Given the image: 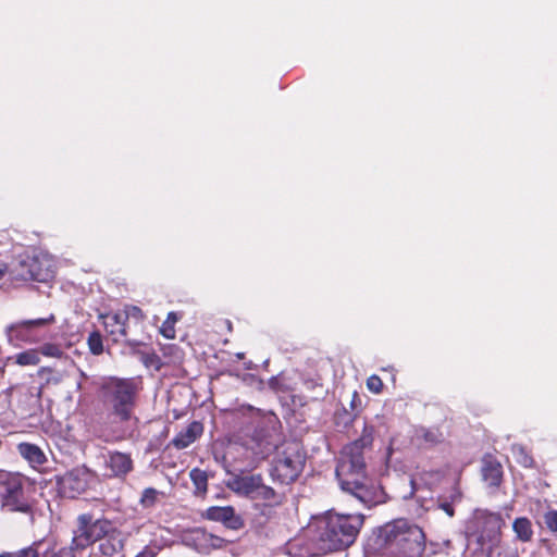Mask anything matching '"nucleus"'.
Returning <instances> with one entry per match:
<instances>
[{"instance_id": "5701e85b", "label": "nucleus", "mask_w": 557, "mask_h": 557, "mask_svg": "<svg viewBox=\"0 0 557 557\" xmlns=\"http://www.w3.org/2000/svg\"><path fill=\"white\" fill-rule=\"evenodd\" d=\"M40 361L38 350L29 349L15 356L18 366H36Z\"/></svg>"}, {"instance_id": "f257e3e1", "label": "nucleus", "mask_w": 557, "mask_h": 557, "mask_svg": "<svg viewBox=\"0 0 557 557\" xmlns=\"http://www.w3.org/2000/svg\"><path fill=\"white\" fill-rule=\"evenodd\" d=\"M372 441L370 433H363L358 440L346 445L341 453L335 470L341 487L368 507L375 504V502L366 484L363 450L372 445Z\"/></svg>"}, {"instance_id": "473e14b6", "label": "nucleus", "mask_w": 557, "mask_h": 557, "mask_svg": "<svg viewBox=\"0 0 557 557\" xmlns=\"http://www.w3.org/2000/svg\"><path fill=\"white\" fill-rule=\"evenodd\" d=\"M367 387L373 393H381L383 388V382L377 375H371L367 380Z\"/></svg>"}, {"instance_id": "2eb2a0df", "label": "nucleus", "mask_w": 557, "mask_h": 557, "mask_svg": "<svg viewBox=\"0 0 557 557\" xmlns=\"http://www.w3.org/2000/svg\"><path fill=\"white\" fill-rule=\"evenodd\" d=\"M106 466L110 470L111 476H124L132 471L133 460L127 454L114 451L109 453Z\"/></svg>"}, {"instance_id": "423d86ee", "label": "nucleus", "mask_w": 557, "mask_h": 557, "mask_svg": "<svg viewBox=\"0 0 557 557\" xmlns=\"http://www.w3.org/2000/svg\"><path fill=\"white\" fill-rule=\"evenodd\" d=\"M225 485L235 494L250 499L263 500L270 504H278L281 502L274 488L265 485L260 474H233Z\"/></svg>"}, {"instance_id": "72a5a7b5", "label": "nucleus", "mask_w": 557, "mask_h": 557, "mask_svg": "<svg viewBox=\"0 0 557 557\" xmlns=\"http://www.w3.org/2000/svg\"><path fill=\"white\" fill-rule=\"evenodd\" d=\"M423 437L432 444L441 443L444 440L443 434L438 430H428L424 432Z\"/></svg>"}, {"instance_id": "412c9836", "label": "nucleus", "mask_w": 557, "mask_h": 557, "mask_svg": "<svg viewBox=\"0 0 557 557\" xmlns=\"http://www.w3.org/2000/svg\"><path fill=\"white\" fill-rule=\"evenodd\" d=\"M195 533L197 534L196 539L201 541L205 546L210 548H223L227 543L224 539L213 535L211 533H207L202 530H197Z\"/></svg>"}, {"instance_id": "393cba45", "label": "nucleus", "mask_w": 557, "mask_h": 557, "mask_svg": "<svg viewBox=\"0 0 557 557\" xmlns=\"http://www.w3.org/2000/svg\"><path fill=\"white\" fill-rule=\"evenodd\" d=\"M88 347L91 354L98 356L103 352L102 336L99 332H92L88 336Z\"/></svg>"}, {"instance_id": "a211bd4d", "label": "nucleus", "mask_w": 557, "mask_h": 557, "mask_svg": "<svg viewBox=\"0 0 557 557\" xmlns=\"http://www.w3.org/2000/svg\"><path fill=\"white\" fill-rule=\"evenodd\" d=\"M17 450L20 455L28 461V463L33 467H39L47 462V457L42 449L30 443H21L17 446Z\"/></svg>"}, {"instance_id": "f8f14e48", "label": "nucleus", "mask_w": 557, "mask_h": 557, "mask_svg": "<svg viewBox=\"0 0 557 557\" xmlns=\"http://www.w3.org/2000/svg\"><path fill=\"white\" fill-rule=\"evenodd\" d=\"M53 320L54 317L50 315L48 319L24 320L21 322L13 323L9 325L7 329L9 341H28L30 331L37 327H41L50 322H53Z\"/></svg>"}, {"instance_id": "ea45409f", "label": "nucleus", "mask_w": 557, "mask_h": 557, "mask_svg": "<svg viewBox=\"0 0 557 557\" xmlns=\"http://www.w3.org/2000/svg\"><path fill=\"white\" fill-rule=\"evenodd\" d=\"M0 557H15V555H14V552L2 553V554H0Z\"/></svg>"}, {"instance_id": "58836bf2", "label": "nucleus", "mask_w": 557, "mask_h": 557, "mask_svg": "<svg viewBox=\"0 0 557 557\" xmlns=\"http://www.w3.org/2000/svg\"><path fill=\"white\" fill-rule=\"evenodd\" d=\"M9 271V268L7 264H0V280L3 278L5 273Z\"/></svg>"}, {"instance_id": "39448f33", "label": "nucleus", "mask_w": 557, "mask_h": 557, "mask_svg": "<svg viewBox=\"0 0 557 557\" xmlns=\"http://www.w3.org/2000/svg\"><path fill=\"white\" fill-rule=\"evenodd\" d=\"M305 461L306 456L300 445L296 442L287 443L277 451L271 475L280 483H292L302 472Z\"/></svg>"}, {"instance_id": "6e6552de", "label": "nucleus", "mask_w": 557, "mask_h": 557, "mask_svg": "<svg viewBox=\"0 0 557 557\" xmlns=\"http://www.w3.org/2000/svg\"><path fill=\"white\" fill-rule=\"evenodd\" d=\"M2 506L10 511L27 513L30 504L24 493V478L18 473H0Z\"/></svg>"}, {"instance_id": "f704fd0d", "label": "nucleus", "mask_w": 557, "mask_h": 557, "mask_svg": "<svg viewBox=\"0 0 557 557\" xmlns=\"http://www.w3.org/2000/svg\"><path fill=\"white\" fill-rule=\"evenodd\" d=\"M156 556H157V552L149 546H146L140 553H138L136 555V557H156Z\"/></svg>"}, {"instance_id": "9d476101", "label": "nucleus", "mask_w": 557, "mask_h": 557, "mask_svg": "<svg viewBox=\"0 0 557 557\" xmlns=\"http://www.w3.org/2000/svg\"><path fill=\"white\" fill-rule=\"evenodd\" d=\"M90 481V473L85 468H76L58 480L60 492L70 498H75L84 493Z\"/></svg>"}, {"instance_id": "bb28decb", "label": "nucleus", "mask_w": 557, "mask_h": 557, "mask_svg": "<svg viewBox=\"0 0 557 557\" xmlns=\"http://www.w3.org/2000/svg\"><path fill=\"white\" fill-rule=\"evenodd\" d=\"M39 352L47 357H53V358H62L63 357L62 348L59 345L52 344V343L44 344L39 348L38 354Z\"/></svg>"}, {"instance_id": "e433bc0d", "label": "nucleus", "mask_w": 557, "mask_h": 557, "mask_svg": "<svg viewBox=\"0 0 557 557\" xmlns=\"http://www.w3.org/2000/svg\"><path fill=\"white\" fill-rule=\"evenodd\" d=\"M305 385L308 389H314V388H320L322 391V385L317 383L315 381L313 380H307L305 381Z\"/></svg>"}, {"instance_id": "dca6fc26", "label": "nucleus", "mask_w": 557, "mask_h": 557, "mask_svg": "<svg viewBox=\"0 0 557 557\" xmlns=\"http://www.w3.org/2000/svg\"><path fill=\"white\" fill-rule=\"evenodd\" d=\"M483 480L494 487H498L503 480L502 463L492 455H486L482 459Z\"/></svg>"}, {"instance_id": "f3484780", "label": "nucleus", "mask_w": 557, "mask_h": 557, "mask_svg": "<svg viewBox=\"0 0 557 557\" xmlns=\"http://www.w3.org/2000/svg\"><path fill=\"white\" fill-rule=\"evenodd\" d=\"M203 433V425L199 421H193L186 429L181 431L172 441L171 444L176 449H184L196 442Z\"/></svg>"}, {"instance_id": "20e7f679", "label": "nucleus", "mask_w": 557, "mask_h": 557, "mask_svg": "<svg viewBox=\"0 0 557 557\" xmlns=\"http://www.w3.org/2000/svg\"><path fill=\"white\" fill-rule=\"evenodd\" d=\"M102 389L112 412L122 421L129 420L136 403L137 382L134 379L110 377Z\"/></svg>"}, {"instance_id": "cd10ccee", "label": "nucleus", "mask_w": 557, "mask_h": 557, "mask_svg": "<svg viewBox=\"0 0 557 557\" xmlns=\"http://www.w3.org/2000/svg\"><path fill=\"white\" fill-rule=\"evenodd\" d=\"M39 548H42V542L40 541L14 552V555L15 557H39Z\"/></svg>"}, {"instance_id": "2f4dec72", "label": "nucleus", "mask_w": 557, "mask_h": 557, "mask_svg": "<svg viewBox=\"0 0 557 557\" xmlns=\"http://www.w3.org/2000/svg\"><path fill=\"white\" fill-rule=\"evenodd\" d=\"M544 522L547 529L554 533L557 532V510H549L544 515Z\"/></svg>"}, {"instance_id": "c9c22d12", "label": "nucleus", "mask_w": 557, "mask_h": 557, "mask_svg": "<svg viewBox=\"0 0 557 557\" xmlns=\"http://www.w3.org/2000/svg\"><path fill=\"white\" fill-rule=\"evenodd\" d=\"M441 509H443L449 517H453L455 511H454V508L450 504L448 503H442L440 505Z\"/></svg>"}, {"instance_id": "4c0bfd02", "label": "nucleus", "mask_w": 557, "mask_h": 557, "mask_svg": "<svg viewBox=\"0 0 557 557\" xmlns=\"http://www.w3.org/2000/svg\"><path fill=\"white\" fill-rule=\"evenodd\" d=\"M490 521L493 522L494 524H496L498 528L500 527V524L503 522L502 517L498 513L490 515Z\"/></svg>"}, {"instance_id": "4be33fe9", "label": "nucleus", "mask_w": 557, "mask_h": 557, "mask_svg": "<svg viewBox=\"0 0 557 557\" xmlns=\"http://www.w3.org/2000/svg\"><path fill=\"white\" fill-rule=\"evenodd\" d=\"M178 321V317L175 312H169L165 321L162 323L160 327V333L169 339H173L175 337V323Z\"/></svg>"}, {"instance_id": "9b49d317", "label": "nucleus", "mask_w": 557, "mask_h": 557, "mask_svg": "<svg viewBox=\"0 0 557 557\" xmlns=\"http://www.w3.org/2000/svg\"><path fill=\"white\" fill-rule=\"evenodd\" d=\"M203 517L211 521L221 522L231 530H239L244 527L243 518L235 512L232 506L209 507L203 513Z\"/></svg>"}, {"instance_id": "6ab92c4d", "label": "nucleus", "mask_w": 557, "mask_h": 557, "mask_svg": "<svg viewBox=\"0 0 557 557\" xmlns=\"http://www.w3.org/2000/svg\"><path fill=\"white\" fill-rule=\"evenodd\" d=\"M512 530L516 539L522 543H529L533 539L532 522L525 517L516 518L512 522Z\"/></svg>"}, {"instance_id": "7c9ffc66", "label": "nucleus", "mask_w": 557, "mask_h": 557, "mask_svg": "<svg viewBox=\"0 0 557 557\" xmlns=\"http://www.w3.org/2000/svg\"><path fill=\"white\" fill-rule=\"evenodd\" d=\"M157 495H158V492L154 488H151V487L146 488L143 492L140 503L146 507H150L156 503Z\"/></svg>"}, {"instance_id": "aec40b11", "label": "nucleus", "mask_w": 557, "mask_h": 557, "mask_svg": "<svg viewBox=\"0 0 557 557\" xmlns=\"http://www.w3.org/2000/svg\"><path fill=\"white\" fill-rule=\"evenodd\" d=\"M39 557H75L74 549L69 547H58L55 544L45 545L39 548Z\"/></svg>"}, {"instance_id": "c85d7f7f", "label": "nucleus", "mask_w": 557, "mask_h": 557, "mask_svg": "<svg viewBox=\"0 0 557 557\" xmlns=\"http://www.w3.org/2000/svg\"><path fill=\"white\" fill-rule=\"evenodd\" d=\"M122 312H123L124 317L126 318V321L129 318H132V319H135L138 322H143L145 320V318H146V315L143 312V310L139 307L133 306V305H126Z\"/></svg>"}, {"instance_id": "a878e982", "label": "nucleus", "mask_w": 557, "mask_h": 557, "mask_svg": "<svg viewBox=\"0 0 557 557\" xmlns=\"http://www.w3.org/2000/svg\"><path fill=\"white\" fill-rule=\"evenodd\" d=\"M190 479L194 482L195 486L198 491H206L207 490V481L208 476L207 473L200 469H193L190 471Z\"/></svg>"}, {"instance_id": "0eeeda50", "label": "nucleus", "mask_w": 557, "mask_h": 557, "mask_svg": "<svg viewBox=\"0 0 557 557\" xmlns=\"http://www.w3.org/2000/svg\"><path fill=\"white\" fill-rule=\"evenodd\" d=\"M110 521L107 519L94 520L90 513H82L77 517L76 529L73 531L71 542L72 549L84 550L108 533Z\"/></svg>"}, {"instance_id": "ddd939ff", "label": "nucleus", "mask_w": 557, "mask_h": 557, "mask_svg": "<svg viewBox=\"0 0 557 557\" xmlns=\"http://www.w3.org/2000/svg\"><path fill=\"white\" fill-rule=\"evenodd\" d=\"M125 540V535L121 531L113 528L112 523L110 522L108 533L104 534L100 540L101 543L99 545V549L102 555L111 557L123 550Z\"/></svg>"}, {"instance_id": "b1692460", "label": "nucleus", "mask_w": 557, "mask_h": 557, "mask_svg": "<svg viewBox=\"0 0 557 557\" xmlns=\"http://www.w3.org/2000/svg\"><path fill=\"white\" fill-rule=\"evenodd\" d=\"M512 454L517 460L518 463L525 468L533 467V458L528 454L525 448L521 445H513L512 446Z\"/></svg>"}, {"instance_id": "1a4fd4ad", "label": "nucleus", "mask_w": 557, "mask_h": 557, "mask_svg": "<svg viewBox=\"0 0 557 557\" xmlns=\"http://www.w3.org/2000/svg\"><path fill=\"white\" fill-rule=\"evenodd\" d=\"M55 274V261L47 255L40 253L29 259L22 261L18 269L10 271V275L15 280L28 281L34 280L38 282H48Z\"/></svg>"}, {"instance_id": "f03ea898", "label": "nucleus", "mask_w": 557, "mask_h": 557, "mask_svg": "<svg viewBox=\"0 0 557 557\" xmlns=\"http://www.w3.org/2000/svg\"><path fill=\"white\" fill-rule=\"evenodd\" d=\"M362 524V515L329 512L310 527L311 541L322 553L339 550L355 542Z\"/></svg>"}, {"instance_id": "c756f323", "label": "nucleus", "mask_w": 557, "mask_h": 557, "mask_svg": "<svg viewBox=\"0 0 557 557\" xmlns=\"http://www.w3.org/2000/svg\"><path fill=\"white\" fill-rule=\"evenodd\" d=\"M38 374L44 376L45 374H49L46 379L47 384H60L64 377L63 373H54L53 370L49 367H42L39 369Z\"/></svg>"}, {"instance_id": "7ed1b4c3", "label": "nucleus", "mask_w": 557, "mask_h": 557, "mask_svg": "<svg viewBox=\"0 0 557 557\" xmlns=\"http://www.w3.org/2000/svg\"><path fill=\"white\" fill-rule=\"evenodd\" d=\"M377 539L386 549L399 557H420L425 550L424 532L405 519L383 525Z\"/></svg>"}, {"instance_id": "4468645a", "label": "nucleus", "mask_w": 557, "mask_h": 557, "mask_svg": "<svg viewBox=\"0 0 557 557\" xmlns=\"http://www.w3.org/2000/svg\"><path fill=\"white\" fill-rule=\"evenodd\" d=\"M99 318L102 320L106 331L113 337L114 342L127 335L126 318L123 312L100 314Z\"/></svg>"}]
</instances>
